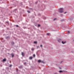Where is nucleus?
Listing matches in <instances>:
<instances>
[{
	"label": "nucleus",
	"instance_id": "obj_1",
	"mask_svg": "<svg viewBox=\"0 0 74 74\" xmlns=\"http://www.w3.org/2000/svg\"><path fill=\"white\" fill-rule=\"evenodd\" d=\"M63 8H60L59 10L60 12L61 13H62V12H63Z\"/></svg>",
	"mask_w": 74,
	"mask_h": 74
},
{
	"label": "nucleus",
	"instance_id": "obj_2",
	"mask_svg": "<svg viewBox=\"0 0 74 74\" xmlns=\"http://www.w3.org/2000/svg\"><path fill=\"white\" fill-rule=\"evenodd\" d=\"M38 63H40V62H41V63H43V61H41V60H38Z\"/></svg>",
	"mask_w": 74,
	"mask_h": 74
},
{
	"label": "nucleus",
	"instance_id": "obj_3",
	"mask_svg": "<svg viewBox=\"0 0 74 74\" xmlns=\"http://www.w3.org/2000/svg\"><path fill=\"white\" fill-rule=\"evenodd\" d=\"M29 59H30V60H32V59H33V57L31 56L29 57Z\"/></svg>",
	"mask_w": 74,
	"mask_h": 74
},
{
	"label": "nucleus",
	"instance_id": "obj_4",
	"mask_svg": "<svg viewBox=\"0 0 74 74\" xmlns=\"http://www.w3.org/2000/svg\"><path fill=\"white\" fill-rule=\"evenodd\" d=\"M3 62H5L6 61V59H3Z\"/></svg>",
	"mask_w": 74,
	"mask_h": 74
},
{
	"label": "nucleus",
	"instance_id": "obj_5",
	"mask_svg": "<svg viewBox=\"0 0 74 74\" xmlns=\"http://www.w3.org/2000/svg\"><path fill=\"white\" fill-rule=\"evenodd\" d=\"M65 42H63V41H62V44H65Z\"/></svg>",
	"mask_w": 74,
	"mask_h": 74
},
{
	"label": "nucleus",
	"instance_id": "obj_6",
	"mask_svg": "<svg viewBox=\"0 0 74 74\" xmlns=\"http://www.w3.org/2000/svg\"><path fill=\"white\" fill-rule=\"evenodd\" d=\"M22 55L23 56H24V53L23 52H22Z\"/></svg>",
	"mask_w": 74,
	"mask_h": 74
},
{
	"label": "nucleus",
	"instance_id": "obj_7",
	"mask_svg": "<svg viewBox=\"0 0 74 74\" xmlns=\"http://www.w3.org/2000/svg\"><path fill=\"white\" fill-rule=\"evenodd\" d=\"M59 72L60 73H62L63 72V71H59Z\"/></svg>",
	"mask_w": 74,
	"mask_h": 74
},
{
	"label": "nucleus",
	"instance_id": "obj_8",
	"mask_svg": "<svg viewBox=\"0 0 74 74\" xmlns=\"http://www.w3.org/2000/svg\"><path fill=\"white\" fill-rule=\"evenodd\" d=\"M11 55H12V57H14V54H11Z\"/></svg>",
	"mask_w": 74,
	"mask_h": 74
},
{
	"label": "nucleus",
	"instance_id": "obj_9",
	"mask_svg": "<svg viewBox=\"0 0 74 74\" xmlns=\"http://www.w3.org/2000/svg\"><path fill=\"white\" fill-rule=\"evenodd\" d=\"M34 44H37V42L36 41L34 42Z\"/></svg>",
	"mask_w": 74,
	"mask_h": 74
},
{
	"label": "nucleus",
	"instance_id": "obj_10",
	"mask_svg": "<svg viewBox=\"0 0 74 74\" xmlns=\"http://www.w3.org/2000/svg\"><path fill=\"white\" fill-rule=\"evenodd\" d=\"M69 33H70V31H68L67 32V34H69Z\"/></svg>",
	"mask_w": 74,
	"mask_h": 74
},
{
	"label": "nucleus",
	"instance_id": "obj_11",
	"mask_svg": "<svg viewBox=\"0 0 74 74\" xmlns=\"http://www.w3.org/2000/svg\"><path fill=\"white\" fill-rule=\"evenodd\" d=\"M38 27H40V24L38 25Z\"/></svg>",
	"mask_w": 74,
	"mask_h": 74
},
{
	"label": "nucleus",
	"instance_id": "obj_12",
	"mask_svg": "<svg viewBox=\"0 0 74 74\" xmlns=\"http://www.w3.org/2000/svg\"><path fill=\"white\" fill-rule=\"evenodd\" d=\"M33 56L34 58V57H35V55L34 54V55H33Z\"/></svg>",
	"mask_w": 74,
	"mask_h": 74
},
{
	"label": "nucleus",
	"instance_id": "obj_13",
	"mask_svg": "<svg viewBox=\"0 0 74 74\" xmlns=\"http://www.w3.org/2000/svg\"><path fill=\"white\" fill-rule=\"evenodd\" d=\"M40 47H42V45H40Z\"/></svg>",
	"mask_w": 74,
	"mask_h": 74
},
{
	"label": "nucleus",
	"instance_id": "obj_14",
	"mask_svg": "<svg viewBox=\"0 0 74 74\" xmlns=\"http://www.w3.org/2000/svg\"><path fill=\"white\" fill-rule=\"evenodd\" d=\"M27 12H28L29 13H30V12L29 11H27Z\"/></svg>",
	"mask_w": 74,
	"mask_h": 74
},
{
	"label": "nucleus",
	"instance_id": "obj_15",
	"mask_svg": "<svg viewBox=\"0 0 74 74\" xmlns=\"http://www.w3.org/2000/svg\"><path fill=\"white\" fill-rule=\"evenodd\" d=\"M11 66H12V65H10V67H11Z\"/></svg>",
	"mask_w": 74,
	"mask_h": 74
},
{
	"label": "nucleus",
	"instance_id": "obj_16",
	"mask_svg": "<svg viewBox=\"0 0 74 74\" xmlns=\"http://www.w3.org/2000/svg\"><path fill=\"white\" fill-rule=\"evenodd\" d=\"M67 12H65L64 13V14H66V13H67Z\"/></svg>",
	"mask_w": 74,
	"mask_h": 74
},
{
	"label": "nucleus",
	"instance_id": "obj_17",
	"mask_svg": "<svg viewBox=\"0 0 74 74\" xmlns=\"http://www.w3.org/2000/svg\"><path fill=\"white\" fill-rule=\"evenodd\" d=\"M32 51H33V50H34V49H32Z\"/></svg>",
	"mask_w": 74,
	"mask_h": 74
},
{
	"label": "nucleus",
	"instance_id": "obj_18",
	"mask_svg": "<svg viewBox=\"0 0 74 74\" xmlns=\"http://www.w3.org/2000/svg\"><path fill=\"white\" fill-rule=\"evenodd\" d=\"M56 19V18H54L53 20L54 21H55V20Z\"/></svg>",
	"mask_w": 74,
	"mask_h": 74
},
{
	"label": "nucleus",
	"instance_id": "obj_19",
	"mask_svg": "<svg viewBox=\"0 0 74 74\" xmlns=\"http://www.w3.org/2000/svg\"><path fill=\"white\" fill-rule=\"evenodd\" d=\"M49 33H47V35H49Z\"/></svg>",
	"mask_w": 74,
	"mask_h": 74
},
{
	"label": "nucleus",
	"instance_id": "obj_20",
	"mask_svg": "<svg viewBox=\"0 0 74 74\" xmlns=\"http://www.w3.org/2000/svg\"><path fill=\"white\" fill-rule=\"evenodd\" d=\"M63 14H61V16H63Z\"/></svg>",
	"mask_w": 74,
	"mask_h": 74
},
{
	"label": "nucleus",
	"instance_id": "obj_21",
	"mask_svg": "<svg viewBox=\"0 0 74 74\" xmlns=\"http://www.w3.org/2000/svg\"><path fill=\"white\" fill-rule=\"evenodd\" d=\"M16 27H18V25H16Z\"/></svg>",
	"mask_w": 74,
	"mask_h": 74
},
{
	"label": "nucleus",
	"instance_id": "obj_22",
	"mask_svg": "<svg viewBox=\"0 0 74 74\" xmlns=\"http://www.w3.org/2000/svg\"><path fill=\"white\" fill-rule=\"evenodd\" d=\"M24 64H26V62L24 63Z\"/></svg>",
	"mask_w": 74,
	"mask_h": 74
},
{
	"label": "nucleus",
	"instance_id": "obj_23",
	"mask_svg": "<svg viewBox=\"0 0 74 74\" xmlns=\"http://www.w3.org/2000/svg\"><path fill=\"white\" fill-rule=\"evenodd\" d=\"M58 41H59V42H60V41L59 40H58Z\"/></svg>",
	"mask_w": 74,
	"mask_h": 74
},
{
	"label": "nucleus",
	"instance_id": "obj_24",
	"mask_svg": "<svg viewBox=\"0 0 74 74\" xmlns=\"http://www.w3.org/2000/svg\"><path fill=\"white\" fill-rule=\"evenodd\" d=\"M60 41H61V40H60Z\"/></svg>",
	"mask_w": 74,
	"mask_h": 74
},
{
	"label": "nucleus",
	"instance_id": "obj_25",
	"mask_svg": "<svg viewBox=\"0 0 74 74\" xmlns=\"http://www.w3.org/2000/svg\"><path fill=\"white\" fill-rule=\"evenodd\" d=\"M13 44H14V43L13 42Z\"/></svg>",
	"mask_w": 74,
	"mask_h": 74
}]
</instances>
